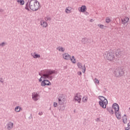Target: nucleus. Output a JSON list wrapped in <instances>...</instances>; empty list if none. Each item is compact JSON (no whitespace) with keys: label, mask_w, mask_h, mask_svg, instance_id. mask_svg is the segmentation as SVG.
<instances>
[{"label":"nucleus","mask_w":130,"mask_h":130,"mask_svg":"<svg viewBox=\"0 0 130 130\" xmlns=\"http://www.w3.org/2000/svg\"><path fill=\"white\" fill-rule=\"evenodd\" d=\"M53 74H57L56 72L54 70H46L42 72V76L41 77L39 80V82H42V79L41 78H43L44 79H48L50 81L53 79V77L52 75Z\"/></svg>","instance_id":"nucleus-2"},{"label":"nucleus","mask_w":130,"mask_h":130,"mask_svg":"<svg viewBox=\"0 0 130 130\" xmlns=\"http://www.w3.org/2000/svg\"><path fill=\"white\" fill-rule=\"evenodd\" d=\"M41 25L43 26V27L44 28H46V27L48 26V24L46 22L44 21V20H42L41 21Z\"/></svg>","instance_id":"nucleus-21"},{"label":"nucleus","mask_w":130,"mask_h":130,"mask_svg":"<svg viewBox=\"0 0 130 130\" xmlns=\"http://www.w3.org/2000/svg\"><path fill=\"white\" fill-rule=\"evenodd\" d=\"M45 20H46V21H51V18L47 17L45 18Z\"/></svg>","instance_id":"nucleus-32"},{"label":"nucleus","mask_w":130,"mask_h":130,"mask_svg":"<svg viewBox=\"0 0 130 130\" xmlns=\"http://www.w3.org/2000/svg\"><path fill=\"white\" fill-rule=\"evenodd\" d=\"M58 101L59 105H62L66 102V98H64V95L60 94L59 98H58Z\"/></svg>","instance_id":"nucleus-5"},{"label":"nucleus","mask_w":130,"mask_h":130,"mask_svg":"<svg viewBox=\"0 0 130 130\" xmlns=\"http://www.w3.org/2000/svg\"><path fill=\"white\" fill-rule=\"evenodd\" d=\"M94 82L96 83V84H99V80L96 78L94 79Z\"/></svg>","instance_id":"nucleus-33"},{"label":"nucleus","mask_w":130,"mask_h":130,"mask_svg":"<svg viewBox=\"0 0 130 130\" xmlns=\"http://www.w3.org/2000/svg\"><path fill=\"white\" fill-rule=\"evenodd\" d=\"M39 7H40V4L37 0H30L26 4L25 9L27 10V11H30V9L31 11H38Z\"/></svg>","instance_id":"nucleus-1"},{"label":"nucleus","mask_w":130,"mask_h":130,"mask_svg":"<svg viewBox=\"0 0 130 130\" xmlns=\"http://www.w3.org/2000/svg\"><path fill=\"white\" fill-rule=\"evenodd\" d=\"M5 42H2L1 44H0V46H2V47H4L5 46Z\"/></svg>","instance_id":"nucleus-34"},{"label":"nucleus","mask_w":130,"mask_h":130,"mask_svg":"<svg viewBox=\"0 0 130 130\" xmlns=\"http://www.w3.org/2000/svg\"><path fill=\"white\" fill-rule=\"evenodd\" d=\"M86 14H88V13H87Z\"/></svg>","instance_id":"nucleus-47"},{"label":"nucleus","mask_w":130,"mask_h":130,"mask_svg":"<svg viewBox=\"0 0 130 130\" xmlns=\"http://www.w3.org/2000/svg\"><path fill=\"white\" fill-rule=\"evenodd\" d=\"M93 21V19L90 20V22H92Z\"/></svg>","instance_id":"nucleus-45"},{"label":"nucleus","mask_w":130,"mask_h":130,"mask_svg":"<svg viewBox=\"0 0 130 130\" xmlns=\"http://www.w3.org/2000/svg\"><path fill=\"white\" fill-rule=\"evenodd\" d=\"M31 56L34 57V58H40V55L37 54L36 52H34V53L31 54Z\"/></svg>","instance_id":"nucleus-20"},{"label":"nucleus","mask_w":130,"mask_h":130,"mask_svg":"<svg viewBox=\"0 0 130 130\" xmlns=\"http://www.w3.org/2000/svg\"><path fill=\"white\" fill-rule=\"evenodd\" d=\"M77 66L78 67L79 69L82 70V73H85V72H86V66L84 65L83 67L82 63L78 62L77 63Z\"/></svg>","instance_id":"nucleus-9"},{"label":"nucleus","mask_w":130,"mask_h":130,"mask_svg":"<svg viewBox=\"0 0 130 130\" xmlns=\"http://www.w3.org/2000/svg\"><path fill=\"white\" fill-rule=\"evenodd\" d=\"M127 126H128V128L129 127V128H130V123H128L127 124Z\"/></svg>","instance_id":"nucleus-40"},{"label":"nucleus","mask_w":130,"mask_h":130,"mask_svg":"<svg viewBox=\"0 0 130 130\" xmlns=\"http://www.w3.org/2000/svg\"><path fill=\"white\" fill-rule=\"evenodd\" d=\"M87 100H88V98L86 96H84L83 98H82V101L83 102H84V103L87 102Z\"/></svg>","instance_id":"nucleus-27"},{"label":"nucleus","mask_w":130,"mask_h":130,"mask_svg":"<svg viewBox=\"0 0 130 130\" xmlns=\"http://www.w3.org/2000/svg\"><path fill=\"white\" fill-rule=\"evenodd\" d=\"M78 75L79 76H81V75H82V72H81V71L78 72Z\"/></svg>","instance_id":"nucleus-36"},{"label":"nucleus","mask_w":130,"mask_h":130,"mask_svg":"<svg viewBox=\"0 0 130 130\" xmlns=\"http://www.w3.org/2000/svg\"><path fill=\"white\" fill-rule=\"evenodd\" d=\"M115 54L116 57H117L116 58V59H117V58H119V57H121V56H122V52L120 49H118L115 51Z\"/></svg>","instance_id":"nucleus-7"},{"label":"nucleus","mask_w":130,"mask_h":130,"mask_svg":"<svg viewBox=\"0 0 130 130\" xmlns=\"http://www.w3.org/2000/svg\"><path fill=\"white\" fill-rule=\"evenodd\" d=\"M79 12H81V13H85L86 11H87V7L85 5L82 6L80 8H79Z\"/></svg>","instance_id":"nucleus-13"},{"label":"nucleus","mask_w":130,"mask_h":130,"mask_svg":"<svg viewBox=\"0 0 130 130\" xmlns=\"http://www.w3.org/2000/svg\"><path fill=\"white\" fill-rule=\"evenodd\" d=\"M59 110L60 111V109H59Z\"/></svg>","instance_id":"nucleus-46"},{"label":"nucleus","mask_w":130,"mask_h":130,"mask_svg":"<svg viewBox=\"0 0 130 130\" xmlns=\"http://www.w3.org/2000/svg\"><path fill=\"white\" fill-rule=\"evenodd\" d=\"M88 38H83L81 40V42L83 44H87L88 43Z\"/></svg>","instance_id":"nucleus-22"},{"label":"nucleus","mask_w":130,"mask_h":130,"mask_svg":"<svg viewBox=\"0 0 130 130\" xmlns=\"http://www.w3.org/2000/svg\"><path fill=\"white\" fill-rule=\"evenodd\" d=\"M17 2L20 4L21 6H23L25 4V1L24 0H17Z\"/></svg>","instance_id":"nucleus-23"},{"label":"nucleus","mask_w":130,"mask_h":130,"mask_svg":"<svg viewBox=\"0 0 130 130\" xmlns=\"http://www.w3.org/2000/svg\"><path fill=\"white\" fill-rule=\"evenodd\" d=\"M99 99L100 100V101H101V102H104L108 101L107 99H106L105 97L101 95L99 96Z\"/></svg>","instance_id":"nucleus-18"},{"label":"nucleus","mask_w":130,"mask_h":130,"mask_svg":"<svg viewBox=\"0 0 130 130\" xmlns=\"http://www.w3.org/2000/svg\"><path fill=\"white\" fill-rule=\"evenodd\" d=\"M73 100H74V101H77V102H78V103H81V101L82 100V96L81 95V93H76Z\"/></svg>","instance_id":"nucleus-6"},{"label":"nucleus","mask_w":130,"mask_h":130,"mask_svg":"<svg viewBox=\"0 0 130 130\" xmlns=\"http://www.w3.org/2000/svg\"><path fill=\"white\" fill-rule=\"evenodd\" d=\"M99 120V118H97V121H98Z\"/></svg>","instance_id":"nucleus-44"},{"label":"nucleus","mask_w":130,"mask_h":130,"mask_svg":"<svg viewBox=\"0 0 130 130\" xmlns=\"http://www.w3.org/2000/svg\"><path fill=\"white\" fill-rule=\"evenodd\" d=\"M70 59L73 63H76V62H77V61H76V59L75 58V56H72V57H71Z\"/></svg>","instance_id":"nucleus-24"},{"label":"nucleus","mask_w":130,"mask_h":130,"mask_svg":"<svg viewBox=\"0 0 130 130\" xmlns=\"http://www.w3.org/2000/svg\"><path fill=\"white\" fill-rule=\"evenodd\" d=\"M13 126H14V123H12V122H10L7 124V128L9 130L12 129V128H13Z\"/></svg>","instance_id":"nucleus-19"},{"label":"nucleus","mask_w":130,"mask_h":130,"mask_svg":"<svg viewBox=\"0 0 130 130\" xmlns=\"http://www.w3.org/2000/svg\"><path fill=\"white\" fill-rule=\"evenodd\" d=\"M123 123H126L127 122V118L126 117H123Z\"/></svg>","instance_id":"nucleus-29"},{"label":"nucleus","mask_w":130,"mask_h":130,"mask_svg":"<svg viewBox=\"0 0 130 130\" xmlns=\"http://www.w3.org/2000/svg\"><path fill=\"white\" fill-rule=\"evenodd\" d=\"M125 130H129V128L127 127V128H125Z\"/></svg>","instance_id":"nucleus-42"},{"label":"nucleus","mask_w":130,"mask_h":130,"mask_svg":"<svg viewBox=\"0 0 130 130\" xmlns=\"http://www.w3.org/2000/svg\"><path fill=\"white\" fill-rule=\"evenodd\" d=\"M0 82L1 83H4V80L2 78H0Z\"/></svg>","instance_id":"nucleus-38"},{"label":"nucleus","mask_w":130,"mask_h":130,"mask_svg":"<svg viewBox=\"0 0 130 130\" xmlns=\"http://www.w3.org/2000/svg\"><path fill=\"white\" fill-rule=\"evenodd\" d=\"M124 117H126V114L124 115Z\"/></svg>","instance_id":"nucleus-43"},{"label":"nucleus","mask_w":130,"mask_h":130,"mask_svg":"<svg viewBox=\"0 0 130 130\" xmlns=\"http://www.w3.org/2000/svg\"><path fill=\"white\" fill-rule=\"evenodd\" d=\"M46 71V70L42 71V72H41L42 73H39V76H42V73H43V72H45Z\"/></svg>","instance_id":"nucleus-37"},{"label":"nucleus","mask_w":130,"mask_h":130,"mask_svg":"<svg viewBox=\"0 0 130 130\" xmlns=\"http://www.w3.org/2000/svg\"><path fill=\"white\" fill-rule=\"evenodd\" d=\"M114 74L118 78H120L123 76L124 75V67L122 66L116 68L114 71Z\"/></svg>","instance_id":"nucleus-4"},{"label":"nucleus","mask_w":130,"mask_h":130,"mask_svg":"<svg viewBox=\"0 0 130 130\" xmlns=\"http://www.w3.org/2000/svg\"><path fill=\"white\" fill-rule=\"evenodd\" d=\"M98 26L101 29H104L105 28V26L103 24H98Z\"/></svg>","instance_id":"nucleus-31"},{"label":"nucleus","mask_w":130,"mask_h":130,"mask_svg":"<svg viewBox=\"0 0 130 130\" xmlns=\"http://www.w3.org/2000/svg\"><path fill=\"white\" fill-rule=\"evenodd\" d=\"M39 94L38 93L33 92L32 93V99L34 100V101H37L39 98Z\"/></svg>","instance_id":"nucleus-11"},{"label":"nucleus","mask_w":130,"mask_h":130,"mask_svg":"<svg viewBox=\"0 0 130 130\" xmlns=\"http://www.w3.org/2000/svg\"><path fill=\"white\" fill-rule=\"evenodd\" d=\"M115 114L117 119H121V113H119V111H116L115 112Z\"/></svg>","instance_id":"nucleus-16"},{"label":"nucleus","mask_w":130,"mask_h":130,"mask_svg":"<svg viewBox=\"0 0 130 130\" xmlns=\"http://www.w3.org/2000/svg\"><path fill=\"white\" fill-rule=\"evenodd\" d=\"M53 106H54V107H57V103L54 102L53 104Z\"/></svg>","instance_id":"nucleus-35"},{"label":"nucleus","mask_w":130,"mask_h":130,"mask_svg":"<svg viewBox=\"0 0 130 130\" xmlns=\"http://www.w3.org/2000/svg\"><path fill=\"white\" fill-rule=\"evenodd\" d=\"M0 12H1V13H3V12H4V10L0 9Z\"/></svg>","instance_id":"nucleus-41"},{"label":"nucleus","mask_w":130,"mask_h":130,"mask_svg":"<svg viewBox=\"0 0 130 130\" xmlns=\"http://www.w3.org/2000/svg\"><path fill=\"white\" fill-rule=\"evenodd\" d=\"M110 22H111V20L110 19V18H109V17H106V23H110Z\"/></svg>","instance_id":"nucleus-30"},{"label":"nucleus","mask_w":130,"mask_h":130,"mask_svg":"<svg viewBox=\"0 0 130 130\" xmlns=\"http://www.w3.org/2000/svg\"><path fill=\"white\" fill-rule=\"evenodd\" d=\"M15 111L16 112H20V111H21V107H20V106H17L15 108Z\"/></svg>","instance_id":"nucleus-25"},{"label":"nucleus","mask_w":130,"mask_h":130,"mask_svg":"<svg viewBox=\"0 0 130 130\" xmlns=\"http://www.w3.org/2000/svg\"><path fill=\"white\" fill-rule=\"evenodd\" d=\"M86 14H88V13H87Z\"/></svg>","instance_id":"nucleus-48"},{"label":"nucleus","mask_w":130,"mask_h":130,"mask_svg":"<svg viewBox=\"0 0 130 130\" xmlns=\"http://www.w3.org/2000/svg\"><path fill=\"white\" fill-rule=\"evenodd\" d=\"M62 56H63V58H64V59H67V60H70L71 57V55H70V54H69L68 53H65L64 54H63Z\"/></svg>","instance_id":"nucleus-15"},{"label":"nucleus","mask_w":130,"mask_h":130,"mask_svg":"<svg viewBox=\"0 0 130 130\" xmlns=\"http://www.w3.org/2000/svg\"><path fill=\"white\" fill-rule=\"evenodd\" d=\"M51 85V83L48 80H44L43 81H42L41 83V86L43 87H44L45 86H50Z\"/></svg>","instance_id":"nucleus-8"},{"label":"nucleus","mask_w":130,"mask_h":130,"mask_svg":"<svg viewBox=\"0 0 130 130\" xmlns=\"http://www.w3.org/2000/svg\"><path fill=\"white\" fill-rule=\"evenodd\" d=\"M57 49L59 50V51H61L62 52H63L64 51L65 49L63 48L62 47H58L57 48Z\"/></svg>","instance_id":"nucleus-26"},{"label":"nucleus","mask_w":130,"mask_h":130,"mask_svg":"<svg viewBox=\"0 0 130 130\" xmlns=\"http://www.w3.org/2000/svg\"><path fill=\"white\" fill-rule=\"evenodd\" d=\"M99 104L102 107V108H106V106L108 104V101H107L106 102H101L99 101Z\"/></svg>","instance_id":"nucleus-10"},{"label":"nucleus","mask_w":130,"mask_h":130,"mask_svg":"<svg viewBox=\"0 0 130 130\" xmlns=\"http://www.w3.org/2000/svg\"><path fill=\"white\" fill-rule=\"evenodd\" d=\"M42 114H43V113H42V112L39 113V115H42Z\"/></svg>","instance_id":"nucleus-39"},{"label":"nucleus","mask_w":130,"mask_h":130,"mask_svg":"<svg viewBox=\"0 0 130 130\" xmlns=\"http://www.w3.org/2000/svg\"><path fill=\"white\" fill-rule=\"evenodd\" d=\"M104 57H106L108 60H113L115 58V56H114V51L112 50L110 51L105 52L104 53Z\"/></svg>","instance_id":"nucleus-3"},{"label":"nucleus","mask_w":130,"mask_h":130,"mask_svg":"<svg viewBox=\"0 0 130 130\" xmlns=\"http://www.w3.org/2000/svg\"><path fill=\"white\" fill-rule=\"evenodd\" d=\"M112 107H107V110L110 113V114H114V112L113 111V110L112 109Z\"/></svg>","instance_id":"nucleus-17"},{"label":"nucleus","mask_w":130,"mask_h":130,"mask_svg":"<svg viewBox=\"0 0 130 130\" xmlns=\"http://www.w3.org/2000/svg\"><path fill=\"white\" fill-rule=\"evenodd\" d=\"M68 11L69 12H71V11H72V7H68L66 8V13H67V14H69V12H68Z\"/></svg>","instance_id":"nucleus-28"},{"label":"nucleus","mask_w":130,"mask_h":130,"mask_svg":"<svg viewBox=\"0 0 130 130\" xmlns=\"http://www.w3.org/2000/svg\"><path fill=\"white\" fill-rule=\"evenodd\" d=\"M129 20V18L128 17H124L123 19H121L122 23L123 25H125L126 23H128V21Z\"/></svg>","instance_id":"nucleus-14"},{"label":"nucleus","mask_w":130,"mask_h":130,"mask_svg":"<svg viewBox=\"0 0 130 130\" xmlns=\"http://www.w3.org/2000/svg\"><path fill=\"white\" fill-rule=\"evenodd\" d=\"M112 108L115 110V112L116 111H119V106L117 103H114L112 105Z\"/></svg>","instance_id":"nucleus-12"}]
</instances>
